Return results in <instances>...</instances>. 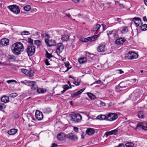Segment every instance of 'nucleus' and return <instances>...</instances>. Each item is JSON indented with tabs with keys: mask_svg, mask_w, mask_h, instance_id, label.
Returning a JSON list of instances; mask_svg holds the SVG:
<instances>
[{
	"mask_svg": "<svg viewBox=\"0 0 147 147\" xmlns=\"http://www.w3.org/2000/svg\"><path fill=\"white\" fill-rule=\"evenodd\" d=\"M23 45L21 42H17L13 44L11 47L12 53L15 55H19L24 51Z\"/></svg>",
	"mask_w": 147,
	"mask_h": 147,
	"instance_id": "1",
	"label": "nucleus"
},
{
	"mask_svg": "<svg viewBox=\"0 0 147 147\" xmlns=\"http://www.w3.org/2000/svg\"><path fill=\"white\" fill-rule=\"evenodd\" d=\"M69 117L70 120L72 123H77L81 121L82 120V115L79 113H74L70 114Z\"/></svg>",
	"mask_w": 147,
	"mask_h": 147,
	"instance_id": "2",
	"label": "nucleus"
},
{
	"mask_svg": "<svg viewBox=\"0 0 147 147\" xmlns=\"http://www.w3.org/2000/svg\"><path fill=\"white\" fill-rule=\"evenodd\" d=\"M35 49L36 47L34 46H27L26 51L29 57H31L34 54Z\"/></svg>",
	"mask_w": 147,
	"mask_h": 147,
	"instance_id": "3",
	"label": "nucleus"
},
{
	"mask_svg": "<svg viewBox=\"0 0 147 147\" xmlns=\"http://www.w3.org/2000/svg\"><path fill=\"white\" fill-rule=\"evenodd\" d=\"M138 55L133 51H129L125 55V57L127 59H133L137 58Z\"/></svg>",
	"mask_w": 147,
	"mask_h": 147,
	"instance_id": "4",
	"label": "nucleus"
},
{
	"mask_svg": "<svg viewBox=\"0 0 147 147\" xmlns=\"http://www.w3.org/2000/svg\"><path fill=\"white\" fill-rule=\"evenodd\" d=\"M9 9L12 11L16 14H18L20 12L19 7L16 5H13L8 7Z\"/></svg>",
	"mask_w": 147,
	"mask_h": 147,
	"instance_id": "5",
	"label": "nucleus"
},
{
	"mask_svg": "<svg viewBox=\"0 0 147 147\" xmlns=\"http://www.w3.org/2000/svg\"><path fill=\"white\" fill-rule=\"evenodd\" d=\"M27 85L30 87L32 90H34L38 88V86L36 82L34 81H28L26 84Z\"/></svg>",
	"mask_w": 147,
	"mask_h": 147,
	"instance_id": "6",
	"label": "nucleus"
},
{
	"mask_svg": "<svg viewBox=\"0 0 147 147\" xmlns=\"http://www.w3.org/2000/svg\"><path fill=\"white\" fill-rule=\"evenodd\" d=\"M118 117L117 115L115 113H109L107 116V120L109 121H113L115 120Z\"/></svg>",
	"mask_w": 147,
	"mask_h": 147,
	"instance_id": "7",
	"label": "nucleus"
},
{
	"mask_svg": "<svg viewBox=\"0 0 147 147\" xmlns=\"http://www.w3.org/2000/svg\"><path fill=\"white\" fill-rule=\"evenodd\" d=\"M21 71L22 73L29 77H32L34 76V72L32 70L29 71L26 69H21Z\"/></svg>",
	"mask_w": 147,
	"mask_h": 147,
	"instance_id": "8",
	"label": "nucleus"
},
{
	"mask_svg": "<svg viewBox=\"0 0 147 147\" xmlns=\"http://www.w3.org/2000/svg\"><path fill=\"white\" fill-rule=\"evenodd\" d=\"M107 35L109 38L112 37L116 39L118 37V35L114 30L109 31L107 32Z\"/></svg>",
	"mask_w": 147,
	"mask_h": 147,
	"instance_id": "9",
	"label": "nucleus"
},
{
	"mask_svg": "<svg viewBox=\"0 0 147 147\" xmlns=\"http://www.w3.org/2000/svg\"><path fill=\"white\" fill-rule=\"evenodd\" d=\"M66 137L74 141H76L78 139V137L76 135L73 133H69L67 134Z\"/></svg>",
	"mask_w": 147,
	"mask_h": 147,
	"instance_id": "10",
	"label": "nucleus"
},
{
	"mask_svg": "<svg viewBox=\"0 0 147 147\" xmlns=\"http://www.w3.org/2000/svg\"><path fill=\"white\" fill-rule=\"evenodd\" d=\"M45 42L46 45L49 47L54 46L56 44L55 40L53 39L49 40L48 39L45 40Z\"/></svg>",
	"mask_w": 147,
	"mask_h": 147,
	"instance_id": "11",
	"label": "nucleus"
},
{
	"mask_svg": "<svg viewBox=\"0 0 147 147\" xmlns=\"http://www.w3.org/2000/svg\"><path fill=\"white\" fill-rule=\"evenodd\" d=\"M64 49V46L62 43H59L57 45L56 52L59 53H61Z\"/></svg>",
	"mask_w": 147,
	"mask_h": 147,
	"instance_id": "12",
	"label": "nucleus"
},
{
	"mask_svg": "<svg viewBox=\"0 0 147 147\" xmlns=\"http://www.w3.org/2000/svg\"><path fill=\"white\" fill-rule=\"evenodd\" d=\"M35 117L38 120H41L43 118V115L41 112L37 110L36 111Z\"/></svg>",
	"mask_w": 147,
	"mask_h": 147,
	"instance_id": "13",
	"label": "nucleus"
},
{
	"mask_svg": "<svg viewBox=\"0 0 147 147\" xmlns=\"http://www.w3.org/2000/svg\"><path fill=\"white\" fill-rule=\"evenodd\" d=\"M132 20L135 23L136 26H138L140 25H142V23L140 18L139 17H135Z\"/></svg>",
	"mask_w": 147,
	"mask_h": 147,
	"instance_id": "14",
	"label": "nucleus"
},
{
	"mask_svg": "<svg viewBox=\"0 0 147 147\" xmlns=\"http://www.w3.org/2000/svg\"><path fill=\"white\" fill-rule=\"evenodd\" d=\"M9 44V40L7 38H3L1 40V45L3 46L8 45Z\"/></svg>",
	"mask_w": 147,
	"mask_h": 147,
	"instance_id": "15",
	"label": "nucleus"
},
{
	"mask_svg": "<svg viewBox=\"0 0 147 147\" xmlns=\"http://www.w3.org/2000/svg\"><path fill=\"white\" fill-rule=\"evenodd\" d=\"M85 88H83L78 91L77 92L71 94V97L74 98L80 95L85 90Z\"/></svg>",
	"mask_w": 147,
	"mask_h": 147,
	"instance_id": "16",
	"label": "nucleus"
},
{
	"mask_svg": "<svg viewBox=\"0 0 147 147\" xmlns=\"http://www.w3.org/2000/svg\"><path fill=\"white\" fill-rule=\"evenodd\" d=\"M6 59H7V61L8 62H14L16 60V57L13 55H8Z\"/></svg>",
	"mask_w": 147,
	"mask_h": 147,
	"instance_id": "17",
	"label": "nucleus"
},
{
	"mask_svg": "<svg viewBox=\"0 0 147 147\" xmlns=\"http://www.w3.org/2000/svg\"><path fill=\"white\" fill-rule=\"evenodd\" d=\"M66 136L65 133L61 132L57 134V138L58 140L62 141L64 139Z\"/></svg>",
	"mask_w": 147,
	"mask_h": 147,
	"instance_id": "18",
	"label": "nucleus"
},
{
	"mask_svg": "<svg viewBox=\"0 0 147 147\" xmlns=\"http://www.w3.org/2000/svg\"><path fill=\"white\" fill-rule=\"evenodd\" d=\"M126 40L125 38H120L117 39L115 41V44L119 45H121L124 43Z\"/></svg>",
	"mask_w": 147,
	"mask_h": 147,
	"instance_id": "19",
	"label": "nucleus"
},
{
	"mask_svg": "<svg viewBox=\"0 0 147 147\" xmlns=\"http://www.w3.org/2000/svg\"><path fill=\"white\" fill-rule=\"evenodd\" d=\"M86 132L87 134L89 135H92L94 134L95 131L93 129L89 128L86 130Z\"/></svg>",
	"mask_w": 147,
	"mask_h": 147,
	"instance_id": "20",
	"label": "nucleus"
},
{
	"mask_svg": "<svg viewBox=\"0 0 147 147\" xmlns=\"http://www.w3.org/2000/svg\"><path fill=\"white\" fill-rule=\"evenodd\" d=\"M147 124V123H140L136 125V130L137 129L140 130V129L143 128L144 127V125Z\"/></svg>",
	"mask_w": 147,
	"mask_h": 147,
	"instance_id": "21",
	"label": "nucleus"
},
{
	"mask_svg": "<svg viewBox=\"0 0 147 147\" xmlns=\"http://www.w3.org/2000/svg\"><path fill=\"white\" fill-rule=\"evenodd\" d=\"M1 101L5 103H7L9 101V97L7 96H4L1 98Z\"/></svg>",
	"mask_w": 147,
	"mask_h": 147,
	"instance_id": "22",
	"label": "nucleus"
},
{
	"mask_svg": "<svg viewBox=\"0 0 147 147\" xmlns=\"http://www.w3.org/2000/svg\"><path fill=\"white\" fill-rule=\"evenodd\" d=\"M97 50L98 52H103L105 50V46L104 45H100L97 48Z\"/></svg>",
	"mask_w": 147,
	"mask_h": 147,
	"instance_id": "23",
	"label": "nucleus"
},
{
	"mask_svg": "<svg viewBox=\"0 0 147 147\" xmlns=\"http://www.w3.org/2000/svg\"><path fill=\"white\" fill-rule=\"evenodd\" d=\"M17 131L18 130L17 129H12L9 131H8L7 133L9 135H13L16 134Z\"/></svg>",
	"mask_w": 147,
	"mask_h": 147,
	"instance_id": "24",
	"label": "nucleus"
},
{
	"mask_svg": "<svg viewBox=\"0 0 147 147\" xmlns=\"http://www.w3.org/2000/svg\"><path fill=\"white\" fill-rule=\"evenodd\" d=\"M69 38V36L68 35L64 34L62 36L61 40L63 42H65L68 40Z\"/></svg>",
	"mask_w": 147,
	"mask_h": 147,
	"instance_id": "25",
	"label": "nucleus"
},
{
	"mask_svg": "<svg viewBox=\"0 0 147 147\" xmlns=\"http://www.w3.org/2000/svg\"><path fill=\"white\" fill-rule=\"evenodd\" d=\"M98 35H93L91 37H88V41L92 42L95 40L98 37Z\"/></svg>",
	"mask_w": 147,
	"mask_h": 147,
	"instance_id": "26",
	"label": "nucleus"
},
{
	"mask_svg": "<svg viewBox=\"0 0 147 147\" xmlns=\"http://www.w3.org/2000/svg\"><path fill=\"white\" fill-rule=\"evenodd\" d=\"M98 35H93L91 37H88V41L92 42L95 40L98 37Z\"/></svg>",
	"mask_w": 147,
	"mask_h": 147,
	"instance_id": "27",
	"label": "nucleus"
},
{
	"mask_svg": "<svg viewBox=\"0 0 147 147\" xmlns=\"http://www.w3.org/2000/svg\"><path fill=\"white\" fill-rule=\"evenodd\" d=\"M98 35H93L91 37H88V41L92 42L95 40L98 37Z\"/></svg>",
	"mask_w": 147,
	"mask_h": 147,
	"instance_id": "28",
	"label": "nucleus"
},
{
	"mask_svg": "<svg viewBox=\"0 0 147 147\" xmlns=\"http://www.w3.org/2000/svg\"><path fill=\"white\" fill-rule=\"evenodd\" d=\"M101 26L98 24H96L94 26L92 31L93 32H98L99 29Z\"/></svg>",
	"mask_w": 147,
	"mask_h": 147,
	"instance_id": "29",
	"label": "nucleus"
},
{
	"mask_svg": "<svg viewBox=\"0 0 147 147\" xmlns=\"http://www.w3.org/2000/svg\"><path fill=\"white\" fill-rule=\"evenodd\" d=\"M87 94L91 100H94L96 99L95 95L93 94L90 92H87Z\"/></svg>",
	"mask_w": 147,
	"mask_h": 147,
	"instance_id": "30",
	"label": "nucleus"
},
{
	"mask_svg": "<svg viewBox=\"0 0 147 147\" xmlns=\"http://www.w3.org/2000/svg\"><path fill=\"white\" fill-rule=\"evenodd\" d=\"M36 90L37 92L39 93H44L47 91L46 89L43 88H37Z\"/></svg>",
	"mask_w": 147,
	"mask_h": 147,
	"instance_id": "31",
	"label": "nucleus"
},
{
	"mask_svg": "<svg viewBox=\"0 0 147 147\" xmlns=\"http://www.w3.org/2000/svg\"><path fill=\"white\" fill-rule=\"evenodd\" d=\"M87 60V59L85 57L80 58L78 59V61L80 63H84Z\"/></svg>",
	"mask_w": 147,
	"mask_h": 147,
	"instance_id": "32",
	"label": "nucleus"
},
{
	"mask_svg": "<svg viewBox=\"0 0 147 147\" xmlns=\"http://www.w3.org/2000/svg\"><path fill=\"white\" fill-rule=\"evenodd\" d=\"M106 118H107V117L105 115H99L97 117V119L100 120H105Z\"/></svg>",
	"mask_w": 147,
	"mask_h": 147,
	"instance_id": "33",
	"label": "nucleus"
},
{
	"mask_svg": "<svg viewBox=\"0 0 147 147\" xmlns=\"http://www.w3.org/2000/svg\"><path fill=\"white\" fill-rule=\"evenodd\" d=\"M43 111L44 113H49L52 112L50 108L49 107H47L44 108Z\"/></svg>",
	"mask_w": 147,
	"mask_h": 147,
	"instance_id": "34",
	"label": "nucleus"
},
{
	"mask_svg": "<svg viewBox=\"0 0 147 147\" xmlns=\"http://www.w3.org/2000/svg\"><path fill=\"white\" fill-rule=\"evenodd\" d=\"M28 42L29 44L28 46H34L33 42V40L30 38H28Z\"/></svg>",
	"mask_w": 147,
	"mask_h": 147,
	"instance_id": "35",
	"label": "nucleus"
},
{
	"mask_svg": "<svg viewBox=\"0 0 147 147\" xmlns=\"http://www.w3.org/2000/svg\"><path fill=\"white\" fill-rule=\"evenodd\" d=\"M137 116L139 118L142 119L144 118V114L142 111H139L138 114Z\"/></svg>",
	"mask_w": 147,
	"mask_h": 147,
	"instance_id": "36",
	"label": "nucleus"
},
{
	"mask_svg": "<svg viewBox=\"0 0 147 147\" xmlns=\"http://www.w3.org/2000/svg\"><path fill=\"white\" fill-rule=\"evenodd\" d=\"M124 83L123 82L120 83L118 85L117 89H119V90L120 88H125L126 86H124Z\"/></svg>",
	"mask_w": 147,
	"mask_h": 147,
	"instance_id": "37",
	"label": "nucleus"
},
{
	"mask_svg": "<svg viewBox=\"0 0 147 147\" xmlns=\"http://www.w3.org/2000/svg\"><path fill=\"white\" fill-rule=\"evenodd\" d=\"M45 57L48 59H50L51 57H53V56L51 54L49 53L48 52L46 51Z\"/></svg>",
	"mask_w": 147,
	"mask_h": 147,
	"instance_id": "38",
	"label": "nucleus"
},
{
	"mask_svg": "<svg viewBox=\"0 0 147 147\" xmlns=\"http://www.w3.org/2000/svg\"><path fill=\"white\" fill-rule=\"evenodd\" d=\"M128 31V28L127 27V26H124L121 31V32L123 34H124L126 32H127Z\"/></svg>",
	"mask_w": 147,
	"mask_h": 147,
	"instance_id": "39",
	"label": "nucleus"
},
{
	"mask_svg": "<svg viewBox=\"0 0 147 147\" xmlns=\"http://www.w3.org/2000/svg\"><path fill=\"white\" fill-rule=\"evenodd\" d=\"M125 145L127 147H133L134 144L132 142H127L125 144Z\"/></svg>",
	"mask_w": 147,
	"mask_h": 147,
	"instance_id": "40",
	"label": "nucleus"
},
{
	"mask_svg": "<svg viewBox=\"0 0 147 147\" xmlns=\"http://www.w3.org/2000/svg\"><path fill=\"white\" fill-rule=\"evenodd\" d=\"M34 43L36 45L40 46L42 44V43L40 40H34Z\"/></svg>",
	"mask_w": 147,
	"mask_h": 147,
	"instance_id": "41",
	"label": "nucleus"
},
{
	"mask_svg": "<svg viewBox=\"0 0 147 147\" xmlns=\"http://www.w3.org/2000/svg\"><path fill=\"white\" fill-rule=\"evenodd\" d=\"M24 9L26 11H29L31 9V6L29 5H27L24 7Z\"/></svg>",
	"mask_w": 147,
	"mask_h": 147,
	"instance_id": "42",
	"label": "nucleus"
},
{
	"mask_svg": "<svg viewBox=\"0 0 147 147\" xmlns=\"http://www.w3.org/2000/svg\"><path fill=\"white\" fill-rule=\"evenodd\" d=\"M141 29L143 31L147 30V24H144L142 25L141 27Z\"/></svg>",
	"mask_w": 147,
	"mask_h": 147,
	"instance_id": "43",
	"label": "nucleus"
},
{
	"mask_svg": "<svg viewBox=\"0 0 147 147\" xmlns=\"http://www.w3.org/2000/svg\"><path fill=\"white\" fill-rule=\"evenodd\" d=\"M18 94L17 93H12L10 94L9 95V96L10 98H14L17 96H18Z\"/></svg>",
	"mask_w": 147,
	"mask_h": 147,
	"instance_id": "44",
	"label": "nucleus"
},
{
	"mask_svg": "<svg viewBox=\"0 0 147 147\" xmlns=\"http://www.w3.org/2000/svg\"><path fill=\"white\" fill-rule=\"evenodd\" d=\"M65 65L66 67H67V69L65 71V72L67 71L69 69H70L71 68V67H69V63L68 62L65 63Z\"/></svg>",
	"mask_w": 147,
	"mask_h": 147,
	"instance_id": "45",
	"label": "nucleus"
},
{
	"mask_svg": "<svg viewBox=\"0 0 147 147\" xmlns=\"http://www.w3.org/2000/svg\"><path fill=\"white\" fill-rule=\"evenodd\" d=\"M80 41L83 42H87L88 41V37L86 38H82L80 39Z\"/></svg>",
	"mask_w": 147,
	"mask_h": 147,
	"instance_id": "46",
	"label": "nucleus"
},
{
	"mask_svg": "<svg viewBox=\"0 0 147 147\" xmlns=\"http://www.w3.org/2000/svg\"><path fill=\"white\" fill-rule=\"evenodd\" d=\"M30 33L29 32L25 31L22 32L21 33V35H28Z\"/></svg>",
	"mask_w": 147,
	"mask_h": 147,
	"instance_id": "47",
	"label": "nucleus"
},
{
	"mask_svg": "<svg viewBox=\"0 0 147 147\" xmlns=\"http://www.w3.org/2000/svg\"><path fill=\"white\" fill-rule=\"evenodd\" d=\"M112 133V134L116 135L118 132V130L116 129L112 130L111 131Z\"/></svg>",
	"mask_w": 147,
	"mask_h": 147,
	"instance_id": "48",
	"label": "nucleus"
},
{
	"mask_svg": "<svg viewBox=\"0 0 147 147\" xmlns=\"http://www.w3.org/2000/svg\"><path fill=\"white\" fill-rule=\"evenodd\" d=\"M8 83V84H9V83H11L12 82H15L16 83H17V82L16 81L14 80H7L6 81Z\"/></svg>",
	"mask_w": 147,
	"mask_h": 147,
	"instance_id": "49",
	"label": "nucleus"
},
{
	"mask_svg": "<svg viewBox=\"0 0 147 147\" xmlns=\"http://www.w3.org/2000/svg\"><path fill=\"white\" fill-rule=\"evenodd\" d=\"M63 88L66 91L69 88V87L66 84L63 86Z\"/></svg>",
	"mask_w": 147,
	"mask_h": 147,
	"instance_id": "50",
	"label": "nucleus"
},
{
	"mask_svg": "<svg viewBox=\"0 0 147 147\" xmlns=\"http://www.w3.org/2000/svg\"><path fill=\"white\" fill-rule=\"evenodd\" d=\"M112 134L111 131H109L106 132L105 134V135L107 137L109 135H111Z\"/></svg>",
	"mask_w": 147,
	"mask_h": 147,
	"instance_id": "51",
	"label": "nucleus"
},
{
	"mask_svg": "<svg viewBox=\"0 0 147 147\" xmlns=\"http://www.w3.org/2000/svg\"><path fill=\"white\" fill-rule=\"evenodd\" d=\"M45 64L47 65H50V64L49 62V60L48 59H46L45 60Z\"/></svg>",
	"mask_w": 147,
	"mask_h": 147,
	"instance_id": "52",
	"label": "nucleus"
},
{
	"mask_svg": "<svg viewBox=\"0 0 147 147\" xmlns=\"http://www.w3.org/2000/svg\"><path fill=\"white\" fill-rule=\"evenodd\" d=\"M74 130L75 132L78 133V128L75 127H74Z\"/></svg>",
	"mask_w": 147,
	"mask_h": 147,
	"instance_id": "53",
	"label": "nucleus"
},
{
	"mask_svg": "<svg viewBox=\"0 0 147 147\" xmlns=\"http://www.w3.org/2000/svg\"><path fill=\"white\" fill-rule=\"evenodd\" d=\"M73 83L76 86H78L80 84V82H73Z\"/></svg>",
	"mask_w": 147,
	"mask_h": 147,
	"instance_id": "54",
	"label": "nucleus"
},
{
	"mask_svg": "<svg viewBox=\"0 0 147 147\" xmlns=\"http://www.w3.org/2000/svg\"><path fill=\"white\" fill-rule=\"evenodd\" d=\"M101 82V80H97L94 83H93L92 84H91L90 85V86H92V84H100Z\"/></svg>",
	"mask_w": 147,
	"mask_h": 147,
	"instance_id": "55",
	"label": "nucleus"
},
{
	"mask_svg": "<svg viewBox=\"0 0 147 147\" xmlns=\"http://www.w3.org/2000/svg\"><path fill=\"white\" fill-rule=\"evenodd\" d=\"M116 147H125L124 145L122 143L119 144Z\"/></svg>",
	"mask_w": 147,
	"mask_h": 147,
	"instance_id": "56",
	"label": "nucleus"
},
{
	"mask_svg": "<svg viewBox=\"0 0 147 147\" xmlns=\"http://www.w3.org/2000/svg\"><path fill=\"white\" fill-rule=\"evenodd\" d=\"M144 127L143 128H142V129L144 130L145 131L147 130V124L146 125H144Z\"/></svg>",
	"mask_w": 147,
	"mask_h": 147,
	"instance_id": "57",
	"label": "nucleus"
},
{
	"mask_svg": "<svg viewBox=\"0 0 147 147\" xmlns=\"http://www.w3.org/2000/svg\"><path fill=\"white\" fill-rule=\"evenodd\" d=\"M57 146V145L55 143H52L51 146V147H55Z\"/></svg>",
	"mask_w": 147,
	"mask_h": 147,
	"instance_id": "58",
	"label": "nucleus"
},
{
	"mask_svg": "<svg viewBox=\"0 0 147 147\" xmlns=\"http://www.w3.org/2000/svg\"><path fill=\"white\" fill-rule=\"evenodd\" d=\"M5 107V105L3 104H1V109H3Z\"/></svg>",
	"mask_w": 147,
	"mask_h": 147,
	"instance_id": "59",
	"label": "nucleus"
},
{
	"mask_svg": "<svg viewBox=\"0 0 147 147\" xmlns=\"http://www.w3.org/2000/svg\"><path fill=\"white\" fill-rule=\"evenodd\" d=\"M6 54H3V55H1V58H5L6 57ZM1 59L2 60L1 58Z\"/></svg>",
	"mask_w": 147,
	"mask_h": 147,
	"instance_id": "60",
	"label": "nucleus"
},
{
	"mask_svg": "<svg viewBox=\"0 0 147 147\" xmlns=\"http://www.w3.org/2000/svg\"><path fill=\"white\" fill-rule=\"evenodd\" d=\"M1 63V65H9V63H4V62H1V63Z\"/></svg>",
	"mask_w": 147,
	"mask_h": 147,
	"instance_id": "61",
	"label": "nucleus"
},
{
	"mask_svg": "<svg viewBox=\"0 0 147 147\" xmlns=\"http://www.w3.org/2000/svg\"><path fill=\"white\" fill-rule=\"evenodd\" d=\"M119 7L122 8H124L125 6L123 4H119Z\"/></svg>",
	"mask_w": 147,
	"mask_h": 147,
	"instance_id": "62",
	"label": "nucleus"
},
{
	"mask_svg": "<svg viewBox=\"0 0 147 147\" xmlns=\"http://www.w3.org/2000/svg\"><path fill=\"white\" fill-rule=\"evenodd\" d=\"M117 71H119L118 72L119 74H122L124 72L121 69L117 70Z\"/></svg>",
	"mask_w": 147,
	"mask_h": 147,
	"instance_id": "63",
	"label": "nucleus"
},
{
	"mask_svg": "<svg viewBox=\"0 0 147 147\" xmlns=\"http://www.w3.org/2000/svg\"><path fill=\"white\" fill-rule=\"evenodd\" d=\"M72 1L75 3H79L80 1V0H72Z\"/></svg>",
	"mask_w": 147,
	"mask_h": 147,
	"instance_id": "64",
	"label": "nucleus"
}]
</instances>
